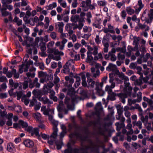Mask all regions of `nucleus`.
<instances>
[{"mask_svg": "<svg viewBox=\"0 0 153 153\" xmlns=\"http://www.w3.org/2000/svg\"><path fill=\"white\" fill-rule=\"evenodd\" d=\"M103 30L105 33H107L109 32L112 33H115V31L114 30H109L108 28H103Z\"/></svg>", "mask_w": 153, "mask_h": 153, "instance_id": "bf43d9fd", "label": "nucleus"}, {"mask_svg": "<svg viewBox=\"0 0 153 153\" xmlns=\"http://www.w3.org/2000/svg\"><path fill=\"white\" fill-rule=\"evenodd\" d=\"M91 0H86L85 1V3L87 6L89 7L91 10H93L95 8V7L93 4H91Z\"/></svg>", "mask_w": 153, "mask_h": 153, "instance_id": "a878e982", "label": "nucleus"}, {"mask_svg": "<svg viewBox=\"0 0 153 153\" xmlns=\"http://www.w3.org/2000/svg\"><path fill=\"white\" fill-rule=\"evenodd\" d=\"M91 35V33L85 34L82 36L81 37L82 38H84L87 40H88L90 36Z\"/></svg>", "mask_w": 153, "mask_h": 153, "instance_id": "774afa93", "label": "nucleus"}, {"mask_svg": "<svg viewBox=\"0 0 153 153\" xmlns=\"http://www.w3.org/2000/svg\"><path fill=\"white\" fill-rule=\"evenodd\" d=\"M27 48V51L29 54H31L32 53V48L31 47L33 48V45L32 44H27V42H25Z\"/></svg>", "mask_w": 153, "mask_h": 153, "instance_id": "bb28decb", "label": "nucleus"}, {"mask_svg": "<svg viewBox=\"0 0 153 153\" xmlns=\"http://www.w3.org/2000/svg\"><path fill=\"white\" fill-rule=\"evenodd\" d=\"M19 125L21 126L22 128H25V129L28 126V124L26 122H25L22 120H19Z\"/></svg>", "mask_w": 153, "mask_h": 153, "instance_id": "c9c22d12", "label": "nucleus"}, {"mask_svg": "<svg viewBox=\"0 0 153 153\" xmlns=\"http://www.w3.org/2000/svg\"><path fill=\"white\" fill-rule=\"evenodd\" d=\"M97 4L98 6L101 7H105L107 4V2L105 0H99L97 1Z\"/></svg>", "mask_w": 153, "mask_h": 153, "instance_id": "72a5a7b5", "label": "nucleus"}, {"mask_svg": "<svg viewBox=\"0 0 153 153\" xmlns=\"http://www.w3.org/2000/svg\"><path fill=\"white\" fill-rule=\"evenodd\" d=\"M143 62H146L148 59L149 58H151V55L149 53H147L144 57H143Z\"/></svg>", "mask_w": 153, "mask_h": 153, "instance_id": "c03bdc74", "label": "nucleus"}, {"mask_svg": "<svg viewBox=\"0 0 153 153\" xmlns=\"http://www.w3.org/2000/svg\"><path fill=\"white\" fill-rule=\"evenodd\" d=\"M32 94L34 96H36L39 100L40 98H41V96L43 95L42 91L40 90H37L34 89L32 91Z\"/></svg>", "mask_w": 153, "mask_h": 153, "instance_id": "4468645a", "label": "nucleus"}, {"mask_svg": "<svg viewBox=\"0 0 153 153\" xmlns=\"http://www.w3.org/2000/svg\"><path fill=\"white\" fill-rule=\"evenodd\" d=\"M126 10L128 13L130 15L133 14L135 12L134 10L129 7L126 8Z\"/></svg>", "mask_w": 153, "mask_h": 153, "instance_id": "37998d69", "label": "nucleus"}, {"mask_svg": "<svg viewBox=\"0 0 153 153\" xmlns=\"http://www.w3.org/2000/svg\"><path fill=\"white\" fill-rule=\"evenodd\" d=\"M80 6L82 8V10L85 11H88L89 8V7L87 6L86 4H85V1H82Z\"/></svg>", "mask_w": 153, "mask_h": 153, "instance_id": "c85d7f7f", "label": "nucleus"}, {"mask_svg": "<svg viewBox=\"0 0 153 153\" xmlns=\"http://www.w3.org/2000/svg\"><path fill=\"white\" fill-rule=\"evenodd\" d=\"M33 116L37 120H39L41 117V114L39 113H36L33 114Z\"/></svg>", "mask_w": 153, "mask_h": 153, "instance_id": "49530a36", "label": "nucleus"}, {"mask_svg": "<svg viewBox=\"0 0 153 153\" xmlns=\"http://www.w3.org/2000/svg\"><path fill=\"white\" fill-rule=\"evenodd\" d=\"M132 124L134 126H136L140 129H141L142 128V123L140 121H136V120L132 122Z\"/></svg>", "mask_w": 153, "mask_h": 153, "instance_id": "5701e85b", "label": "nucleus"}, {"mask_svg": "<svg viewBox=\"0 0 153 153\" xmlns=\"http://www.w3.org/2000/svg\"><path fill=\"white\" fill-rule=\"evenodd\" d=\"M133 41L132 44H139V42L140 40V38L139 37H137L134 36L133 37Z\"/></svg>", "mask_w": 153, "mask_h": 153, "instance_id": "5fc2aeb1", "label": "nucleus"}, {"mask_svg": "<svg viewBox=\"0 0 153 153\" xmlns=\"http://www.w3.org/2000/svg\"><path fill=\"white\" fill-rule=\"evenodd\" d=\"M87 56L86 59V62L87 63H90V64L92 65L91 64L93 59V58L92 56L91 53L89 52H87Z\"/></svg>", "mask_w": 153, "mask_h": 153, "instance_id": "f3484780", "label": "nucleus"}, {"mask_svg": "<svg viewBox=\"0 0 153 153\" xmlns=\"http://www.w3.org/2000/svg\"><path fill=\"white\" fill-rule=\"evenodd\" d=\"M23 88L24 89H25L28 87V82L27 81H25L22 83Z\"/></svg>", "mask_w": 153, "mask_h": 153, "instance_id": "69168bd1", "label": "nucleus"}, {"mask_svg": "<svg viewBox=\"0 0 153 153\" xmlns=\"http://www.w3.org/2000/svg\"><path fill=\"white\" fill-rule=\"evenodd\" d=\"M75 93L74 88H71L67 92V94L71 97V100L70 98L67 97H66L65 99V103L66 104L68 108L71 110H73L74 109L73 105L74 102L81 100V98L76 95Z\"/></svg>", "mask_w": 153, "mask_h": 153, "instance_id": "f257e3e1", "label": "nucleus"}, {"mask_svg": "<svg viewBox=\"0 0 153 153\" xmlns=\"http://www.w3.org/2000/svg\"><path fill=\"white\" fill-rule=\"evenodd\" d=\"M60 55H54V54L50 53L48 55V58L46 59V62L47 65H48L51 62V59H53L56 61H58L61 59Z\"/></svg>", "mask_w": 153, "mask_h": 153, "instance_id": "6e6552de", "label": "nucleus"}, {"mask_svg": "<svg viewBox=\"0 0 153 153\" xmlns=\"http://www.w3.org/2000/svg\"><path fill=\"white\" fill-rule=\"evenodd\" d=\"M82 149L83 150H90L91 152H98V146L91 141H90L89 144L83 146Z\"/></svg>", "mask_w": 153, "mask_h": 153, "instance_id": "423d86ee", "label": "nucleus"}, {"mask_svg": "<svg viewBox=\"0 0 153 153\" xmlns=\"http://www.w3.org/2000/svg\"><path fill=\"white\" fill-rule=\"evenodd\" d=\"M57 6V4L56 2H54L51 4H50L49 5L46 7L47 10H51L54 8H55Z\"/></svg>", "mask_w": 153, "mask_h": 153, "instance_id": "7c9ffc66", "label": "nucleus"}, {"mask_svg": "<svg viewBox=\"0 0 153 153\" xmlns=\"http://www.w3.org/2000/svg\"><path fill=\"white\" fill-rule=\"evenodd\" d=\"M64 24L62 22H58L55 24V27L57 29H58V31L60 33L63 32V28L64 26Z\"/></svg>", "mask_w": 153, "mask_h": 153, "instance_id": "2eb2a0df", "label": "nucleus"}, {"mask_svg": "<svg viewBox=\"0 0 153 153\" xmlns=\"http://www.w3.org/2000/svg\"><path fill=\"white\" fill-rule=\"evenodd\" d=\"M125 87L123 88V91L125 93H120L117 94V96L120 99L121 102L124 104L126 102L125 99L128 96H130L131 94V92L132 90L130 91L128 88L125 89Z\"/></svg>", "mask_w": 153, "mask_h": 153, "instance_id": "20e7f679", "label": "nucleus"}, {"mask_svg": "<svg viewBox=\"0 0 153 153\" xmlns=\"http://www.w3.org/2000/svg\"><path fill=\"white\" fill-rule=\"evenodd\" d=\"M74 80L73 78H71L69 80V84H68V83L66 84V82H65V85L68 87H71L72 86V84L74 82Z\"/></svg>", "mask_w": 153, "mask_h": 153, "instance_id": "3c124183", "label": "nucleus"}, {"mask_svg": "<svg viewBox=\"0 0 153 153\" xmlns=\"http://www.w3.org/2000/svg\"><path fill=\"white\" fill-rule=\"evenodd\" d=\"M39 129L37 128H33L32 131L30 133L31 135V136H33L35 135L36 136L38 137V138H39Z\"/></svg>", "mask_w": 153, "mask_h": 153, "instance_id": "c756f323", "label": "nucleus"}, {"mask_svg": "<svg viewBox=\"0 0 153 153\" xmlns=\"http://www.w3.org/2000/svg\"><path fill=\"white\" fill-rule=\"evenodd\" d=\"M112 88L110 87V86L108 85H107L105 88V90L107 91L108 94L112 92Z\"/></svg>", "mask_w": 153, "mask_h": 153, "instance_id": "680f3d73", "label": "nucleus"}, {"mask_svg": "<svg viewBox=\"0 0 153 153\" xmlns=\"http://www.w3.org/2000/svg\"><path fill=\"white\" fill-rule=\"evenodd\" d=\"M49 107H47L48 108H47L45 105H42L41 107V111H43V113L44 114L48 115L49 112L51 110Z\"/></svg>", "mask_w": 153, "mask_h": 153, "instance_id": "6ab92c4d", "label": "nucleus"}, {"mask_svg": "<svg viewBox=\"0 0 153 153\" xmlns=\"http://www.w3.org/2000/svg\"><path fill=\"white\" fill-rule=\"evenodd\" d=\"M40 48L41 51H45L46 50V47L45 44L43 43H40Z\"/></svg>", "mask_w": 153, "mask_h": 153, "instance_id": "052dcab7", "label": "nucleus"}, {"mask_svg": "<svg viewBox=\"0 0 153 153\" xmlns=\"http://www.w3.org/2000/svg\"><path fill=\"white\" fill-rule=\"evenodd\" d=\"M137 98L136 99L137 100V101L138 102H140L142 100V93L140 92H138L137 94Z\"/></svg>", "mask_w": 153, "mask_h": 153, "instance_id": "8fccbe9b", "label": "nucleus"}, {"mask_svg": "<svg viewBox=\"0 0 153 153\" xmlns=\"http://www.w3.org/2000/svg\"><path fill=\"white\" fill-rule=\"evenodd\" d=\"M7 150L11 152H13L15 151V148L13 144L12 143H9L7 146Z\"/></svg>", "mask_w": 153, "mask_h": 153, "instance_id": "412c9836", "label": "nucleus"}, {"mask_svg": "<svg viewBox=\"0 0 153 153\" xmlns=\"http://www.w3.org/2000/svg\"><path fill=\"white\" fill-rule=\"evenodd\" d=\"M128 103L129 105H131L132 104H134L136 102H138L137 100L135 99H128Z\"/></svg>", "mask_w": 153, "mask_h": 153, "instance_id": "6e6d98bb", "label": "nucleus"}, {"mask_svg": "<svg viewBox=\"0 0 153 153\" xmlns=\"http://www.w3.org/2000/svg\"><path fill=\"white\" fill-rule=\"evenodd\" d=\"M38 79L37 78H35L32 82L29 84V87L30 88H33L34 87L37 88H39L40 85L38 82Z\"/></svg>", "mask_w": 153, "mask_h": 153, "instance_id": "9b49d317", "label": "nucleus"}, {"mask_svg": "<svg viewBox=\"0 0 153 153\" xmlns=\"http://www.w3.org/2000/svg\"><path fill=\"white\" fill-rule=\"evenodd\" d=\"M12 72L13 74L14 75V76L15 78L17 79L19 78V74L18 73L16 72V69H13L12 70Z\"/></svg>", "mask_w": 153, "mask_h": 153, "instance_id": "a18cd8bd", "label": "nucleus"}, {"mask_svg": "<svg viewBox=\"0 0 153 153\" xmlns=\"http://www.w3.org/2000/svg\"><path fill=\"white\" fill-rule=\"evenodd\" d=\"M115 74L118 76L120 78L123 80L125 87V89L128 88L130 91L132 89V88L129 86L130 83L128 82L129 79L128 77L125 76L122 72H120L118 70H117V72L115 73Z\"/></svg>", "mask_w": 153, "mask_h": 153, "instance_id": "7ed1b4c3", "label": "nucleus"}, {"mask_svg": "<svg viewBox=\"0 0 153 153\" xmlns=\"http://www.w3.org/2000/svg\"><path fill=\"white\" fill-rule=\"evenodd\" d=\"M47 73L42 71H40L38 73V76L39 78H46L47 76Z\"/></svg>", "mask_w": 153, "mask_h": 153, "instance_id": "f704fd0d", "label": "nucleus"}, {"mask_svg": "<svg viewBox=\"0 0 153 153\" xmlns=\"http://www.w3.org/2000/svg\"><path fill=\"white\" fill-rule=\"evenodd\" d=\"M22 101L24 102L25 105H27L29 102V99L26 97L25 95H24L23 97L22 98Z\"/></svg>", "mask_w": 153, "mask_h": 153, "instance_id": "ea45409f", "label": "nucleus"}, {"mask_svg": "<svg viewBox=\"0 0 153 153\" xmlns=\"http://www.w3.org/2000/svg\"><path fill=\"white\" fill-rule=\"evenodd\" d=\"M13 21L14 22L16 23L17 25L18 26H20L22 25V20L19 19V18L16 16H15Z\"/></svg>", "mask_w": 153, "mask_h": 153, "instance_id": "79ce46f5", "label": "nucleus"}, {"mask_svg": "<svg viewBox=\"0 0 153 153\" xmlns=\"http://www.w3.org/2000/svg\"><path fill=\"white\" fill-rule=\"evenodd\" d=\"M108 98L111 100H116V96H117V94L115 93L112 92L108 94Z\"/></svg>", "mask_w": 153, "mask_h": 153, "instance_id": "4be33fe9", "label": "nucleus"}, {"mask_svg": "<svg viewBox=\"0 0 153 153\" xmlns=\"http://www.w3.org/2000/svg\"><path fill=\"white\" fill-rule=\"evenodd\" d=\"M65 151H67L68 153H79V150L76 148L73 149L69 148Z\"/></svg>", "mask_w": 153, "mask_h": 153, "instance_id": "e433bc0d", "label": "nucleus"}, {"mask_svg": "<svg viewBox=\"0 0 153 153\" xmlns=\"http://www.w3.org/2000/svg\"><path fill=\"white\" fill-rule=\"evenodd\" d=\"M137 4L139 6V7L135 10V12L137 14L140 11L141 9L144 7V5L143 4L141 0H139L138 1Z\"/></svg>", "mask_w": 153, "mask_h": 153, "instance_id": "dca6fc26", "label": "nucleus"}, {"mask_svg": "<svg viewBox=\"0 0 153 153\" xmlns=\"http://www.w3.org/2000/svg\"><path fill=\"white\" fill-rule=\"evenodd\" d=\"M115 125L116 126L117 130L118 131H120L121 128H123L125 126L124 123H121L120 124L119 123L117 122L116 123Z\"/></svg>", "mask_w": 153, "mask_h": 153, "instance_id": "b1692460", "label": "nucleus"}, {"mask_svg": "<svg viewBox=\"0 0 153 153\" xmlns=\"http://www.w3.org/2000/svg\"><path fill=\"white\" fill-rule=\"evenodd\" d=\"M33 64V62L31 60H29L25 64H24V67L26 66L27 67L29 68L30 65H32Z\"/></svg>", "mask_w": 153, "mask_h": 153, "instance_id": "338daca9", "label": "nucleus"}, {"mask_svg": "<svg viewBox=\"0 0 153 153\" xmlns=\"http://www.w3.org/2000/svg\"><path fill=\"white\" fill-rule=\"evenodd\" d=\"M51 122L54 126L53 128V132L51 135V137L54 138H55L57 136L58 129L56 126L58 125V122L53 119V120H51Z\"/></svg>", "mask_w": 153, "mask_h": 153, "instance_id": "0eeeda50", "label": "nucleus"}, {"mask_svg": "<svg viewBox=\"0 0 153 153\" xmlns=\"http://www.w3.org/2000/svg\"><path fill=\"white\" fill-rule=\"evenodd\" d=\"M39 21V19L38 17L37 16H35L33 19V23L30 24V25H34L35 24L34 22L37 23Z\"/></svg>", "mask_w": 153, "mask_h": 153, "instance_id": "e2e57ef3", "label": "nucleus"}, {"mask_svg": "<svg viewBox=\"0 0 153 153\" xmlns=\"http://www.w3.org/2000/svg\"><path fill=\"white\" fill-rule=\"evenodd\" d=\"M106 70L109 72L112 71L115 73L117 72V70H118L117 69V66L115 65L110 63L106 67Z\"/></svg>", "mask_w": 153, "mask_h": 153, "instance_id": "f8f14e48", "label": "nucleus"}, {"mask_svg": "<svg viewBox=\"0 0 153 153\" xmlns=\"http://www.w3.org/2000/svg\"><path fill=\"white\" fill-rule=\"evenodd\" d=\"M143 77H140L139 79H136L135 84L137 85H140L142 83Z\"/></svg>", "mask_w": 153, "mask_h": 153, "instance_id": "864d4df0", "label": "nucleus"}, {"mask_svg": "<svg viewBox=\"0 0 153 153\" xmlns=\"http://www.w3.org/2000/svg\"><path fill=\"white\" fill-rule=\"evenodd\" d=\"M25 145L28 147H32L34 145V143L32 141L30 140H27L24 142Z\"/></svg>", "mask_w": 153, "mask_h": 153, "instance_id": "a211bd4d", "label": "nucleus"}, {"mask_svg": "<svg viewBox=\"0 0 153 153\" xmlns=\"http://www.w3.org/2000/svg\"><path fill=\"white\" fill-rule=\"evenodd\" d=\"M16 94L17 97V99L19 100L22 97L23 95V93L22 91H17Z\"/></svg>", "mask_w": 153, "mask_h": 153, "instance_id": "09e8293b", "label": "nucleus"}, {"mask_svg": "<svg viewBox=\"0 0 153 153\" xmlns=\"http://www.w3.org/2000/svg\"><path fill=\"white\" fill-rule=\"evenodd\" d=\"M128 52L126 53V55L128 57H130L131 54L132 52L134 51V49L130 45H128L127 47Z\"/></svg>", "mask_w": 153, "mask_h": 153, "instance_id": "cd10ccee", "label": "nucleus"}, {"mask_svg": "<svg viewBox=\"0 0 153 153\" xmlns=\"http://www.w3.org/2000/svg\"><path fill=\"white\" fill-rule=\"evenodd\" d=\"M68 40L65 39H62L61 42L59 41L55 43V46L56 47H59V49L60 50H64L65 46V44L67 42Z\"/></svg>", "mask_w": 153, "mask_h": 153, "instance_id": "9d476101", "label": "nucleus"}, {"mask_svg": "<svg viewBox=\"0 0 153 153\" xmlns=\"http://www.w3.org/2000/svg\"><path fill=\"white\" fill-rule=\"evenodd\" d=\"M66 131H62L60 134L59 136L60 140L59 141H56V142L57 146V149H61L62 145L63 143L62 141V138L66 133Z\"/></svg>", "mask_w": 153, "mask_h": 153, "instance_id": "1a4fd4ad", "label": "nucleus"}, {"mask_svg": "<svg viewBox=\"0 0 153 153\" xmlns=\"http://www.w3.org/2000/svg\"><path fill=\"white\" fill-rule=\"evenodd\" d=\"M29 17H27V16H25L23 18V20L26 24H30V20L29 19Z\"/></svg>", "mask_w": 153, "mask_h": 153, "instance_id": "0e129e2a", "label": "nucleus"}, {"mask_svg": "<svg viewBox=\"0 0 153 153\" xmlns=\"http://www.w3.org/2000/svg\"><path fill=\"white\" fill-rule=\"evenodd\" d=\"M140 120L145 124L148 122V117L147 115H146L145 117L142 116L140 118Z\"/></svg>", "mask_w": 153, "mask_h": 153, "instance_id": "58836bf2", "label": "nucleus"}, {"mask_svg": "<svg viewBox=\"0 0 153 153\" xmlns=\"http://www.w3.org/2000/svg\"><path fill=\"white\" fill-rule=\"evenodd\" d=\"M74 62V60L73 59H70L67 62L65 65L63 66V69L62 70L64 73H68L70 70L73 71H75V68L74 65H72L71 63H73Z\"/></svg>", "mask_w": 153, "mask_h": 153, "instance_id": "39448f33", "label": "nucleus"}, {"mask_svg": "<svg viewBox=\"0 0 153 153\" xmlns=\"http://www.w3.org/2000/svg\"><path fill=\"white\" fill-rule=\"evenodd\" d=\"M125 58V56L124 54H122L120 53H118L117 54V58L119 60H123Z\"/></svg>", "mask_w": 153, "mask_h": 153, "instance_id": "13d9d810", "label": "nucleus"}, {"mask_svg": "<svg viewBox=\"0 0 153 153\" xmlns=\"http://www.w3.org/2000/svg\"><path fill=\"white\" fill-rule=\"evenodd\" d=\"M132 125L131 123L128 124L126 126V128L128 130H129V131L127 132V134H131L134 133V131L132 128Z\"/></svg>", "mask_w": 153, "mask_h": 153, "instance_id": "393cba45", "label": "nucleus"}, {"mask_svg": "<svg viewBox=\"0 0 153 153\" xmlns=\"http://www.w3.org/2000/svg\"><path fill=\"white\" fill-rule=\"evenodd\" d=\"M96 89L97 90V93L98 95L102 96L104 95V92L101 89H98L97 88H96Z\"/></svg>", "mask_w": 153, "mask_h": 153, "instance_id": "4d7b16f0", "label": "nucleus"}, {"mask_svg": "<svg viewBox=\"0 0 153 153\" xmlns=\"http://www.w3.org/2000/svg\"><path fill=\"white\" fill-rule=\"evenodd\" d=\"M71 20L72 22H76L78 21L81 22L79 16L78 15L72 16L71 17Z\"/></svg>", "mask_w": 153, "mask_h": 153, "instance_id": "aec40b11", "label": "nucleus"}, {"mask_svg": "<svg viewBox=\"0 0 153 153\" xmlns=\"http://www.w3.org/2000/svg\"><path fill=\"white\" fill-rule=\"evenodd\" d=\"M54 44V42L51 41L49 42L47 44V46L48 49L47 51L48 53L54 54V55H60L63 56L64 55L63 53L61 51H59L58 49H56V48H51Z\"/></svg>", "mask_w": 153, "mask_h": 153, "instance_id": "f03ea898", "label": "nucleus"}, {"mask_svg": "<svg viewBox=\"0 0 153 153\" xmlns=\"http://www.w3.org/2000/svg\"><path fill=\"white\" fill-rule=\"evenodd\" d=\"M87 82L88 83L89 86H91L92 88H93L94 87L95 82L92 79L90 78H87Z\"/></svg>", "mask_w": 153, "mask_h": 153, "instance_id": "2f4dec72", "label": "nucleus"}, {"mask_svg": "<svg viewBox=\"0 0 153 153\" xmlns=\"http://www.w3.org/2000/svg\"><path fill=\"white\" fill-rule=\"evenodd\" d=\"M143 100L144 101L146 102L149 105H152L153 104V101L151 99L144 97Z\"/></svg>", "mask_w": 153, "mask_h": 153, "instance_id": "4c0bfd02", "label": "nucleus"}, {"mask_svg": "<svg viewBox=\"0 0 153 153\" xmlns=\"http://www.w3.org/2000/svg\"><path fill=\"white\" fill-rule=\"evenodd\" d=\"M95 109L97 111H102L103 109L102 106V104L101 102L97 103L95 107Z\"/></svg>", "mask_w": 153, "mask_h": 153, "instance_id": "a19ab883", "label": "nucleus"}, {"mask_svg": "<svg viewBox=\"0 0 153 153\" xmlns=\"http://www.w3.org/2000/svg\"><path fill=\"white\" fill-rule=\"evenodd\" d=\"M78 127V126L75 124H69L68 125V129L71 130L73 128H76Z\"/></svg>", "mask_w": 153, "mask_h": 153, "instance_id": "603ef678", "label": "nucleus"}, {"mask_svg": "<svg viewBox=\"0 0 153 153\" xmlns=\"http://www.w3.org/2000/svg\"><path fill=\"white\" fill-rule=\"evenodd\" d=\"M53 85V84L52 82L48 83L47 85H44L43 89L45 90L46 88L47 90H49L50 88H52Z\"/></svg>", "mask_w": 153, "mask_h": 153, "instance_id": "473e14b6", "label": "nucleus"}, {"mask_svg": "<svg viewBox=\"0 0 153 153\" xmlns=\"http://www.w3.org/2000/svg\"><path fill=\"white\" fill-rule=\"evenodd\" d=\"M83 30L85 33L90 32L92 30V28L91 27L85 26L83 28Z\"/></svg>", "mask_w": 153, "mask_h": 153, "instance_id": "de8ad7c7", "label": "nucleus"}, {"mask_svg": "<svg viewBox=\"0 0 153 153\" xmlns=\"http://www.w3.org/2000/svg\"><path fill=\"white\" fill-rule=\"evenodd\" d=\"M40 101L42 102L44 104H48V107L50 106V105L53 103L52 101H51L46 97H43L39 98V100Z\"/></svg>", "mask_w": 153, "mask_h": 153, "instance_id": "ddd939ff", "label": "nucleus"}]
</instances>
